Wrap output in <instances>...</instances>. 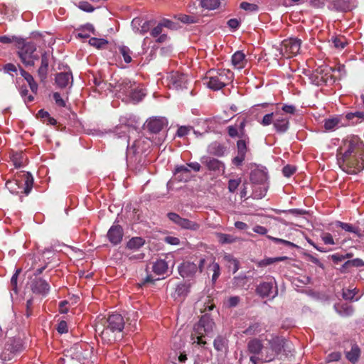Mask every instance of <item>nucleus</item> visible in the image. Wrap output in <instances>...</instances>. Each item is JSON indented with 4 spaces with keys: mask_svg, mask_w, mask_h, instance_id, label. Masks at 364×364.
Wrapping results in <instances>:
<instances>
[{
    "mask_svg": "<svg viewBox=\"0 0 364 364\" xmlns=\"http://www.w3.org/2000/svg\"><path fill=\"white\" fill-rule=\"evenodd\" d=\"M265 340L268 341L269 347H265L264 350L267 351V355L264 358V362H269L274 359V358L279 355L284 348V338L280 336L271 335L270 338L267 337Z\"/></svg>",
    "mask_w": 364,
    "mask_h": 364,
    "instance_id": "nucleus-7",
    "label": "nucleus"
},
{
    "mask_svg": "<svg viewBox=\"0 0 364 364\" xmlns=\"http://www.w3.org/2000/svg\"><path fill=\"white\" fill-rule=\"evenodd\" d=\"M168 218L173 223L180 226L181 228L196 230L199 228V225L193 221L186 218H181L176 213H168L167 214Z\"/></svg>",
    "mask_w": 364,
    "mask_h": 364,
    "instance_id": "nucleus-10",
    "label": "nucleus"
},
{
    "mask_svg": "<svg viewBox=\"0 0 364 364\" xmlns=\"http://www.w3.org/2000/svg\"><path fill=\"white\" fill-rule=\"evenodd\" d=\"M28 286L33 294L42 296H46L50 289L49 283L39 277H31Z\"/></svg>",
    "mask_w": 364,
    "mask_h": 364,
    "instance_id": "nucleus-9",
    "label": "nucleus"
},
{
    "mask_svg": "<svg viewBox=\"0 0 364 364\" xmlns=\"http://www.w3.org/2000/svg\"><path fill=\"white\" fill-rule=\"evenodd\" d=\"M249 143V138H241L237 141V154L246 156L247 151V144Z\"/></svg>",
    "mask_w": 364,
    "mask_h": 364,
    "instance_id": "nucleus-42",
    "label": "nucleus"
},
{
    "mask_svg": "<svg viewBox=\"0 0 364 364\" xmlns=\"http://www.w3.org/2000/svg\"><path fill=\"white\" fill-rule=\"evenodd\" d=\"M209 267L210 270L213 272L212 275V282L215 283L220 274V265L217 262H213Z\"/></svg>",
    "mask_w": 364,
    "mask_h": 364,
    "instance_id": "nucleus-50",
    "label": "nucleus"
},
{
    "mask_svg": "<svg viewBox=\"0 0 364 364\" xmlns=\"http://www.w3.org/2000/svg\"><path fill=\"white\" fill-rule=\"evenodd\" d=\"M174 18L180 21L185 24H194L199 22L200 18L194 15H187L184 14H178L174 15Z\"/></svg>",
    "mask_w": 364,
    "mask_h": 364,
    "instance_id": "nucleus-27",
    "label": "nucleus"
},
{
    "mask_svg": "<svg viewBox=\"0 0 364 364\" xmlns=\"http://www.w3.org/2000/svg\"><path fill=\"white\" fill-rule=\"evenodd\" d=\"M202 163L205 164L209 171H218L219 173L220 171L224 173L225 171L224 164L217 159L205 157L203 159Z\"/></svg>",
    "mask_w": 364,
    "mask_h": 364,
    "instance_id": "nucleus-16",
    "label": "nucleus"
},
{
    "mask_svg": "<svg viewBox=\"0 0 364 364\" xmlns=\"http://www.w3.org/2000/svg\"><path fill=\"white\" fill-rule=\"evenodd\" d=\"M283 260H290V259H289L287 257H285V256L264 258L258 262V266L259 267H266V266L270 265L276 262H280V261H283Z\"/></svg>",
    "mask_w": 364,
    "mask_h": 364,
    "instance_id": "nucleus-39",
    "label": "nucleus"
},
{
    "mask_svg": "<svg viewBox=\"0 0 364 364\" xmlns=\"http://www.w3.org/2000/svg\"><path fill=\"white\" fill-rule=\"evenodd\" d=\"M218 242L223 245L232 244L237 241V238L232 235L225 234L222 232H217L215 234Z\"/></svg>",
    "mask_w": 364,
    "mask_h": 364,
    "instance_id": "nucleus-36",
    "label": "nucleus"
},
{
    "mask_svg": "<svg viewBox=\"0 0 364 364\" xmlns=\"http://www.w3.org/2000/svg\"><path fill=\"white\" fill-rule=\"evenodd\" d=\"M241 182L240 178L238 179H230L228 181V190L231 193H234L238 188Z\"/></svg>",
    "mask_w": 364,
    "mask_h": 364,
    "instance_id": "nucleus-56",
    "label": "nucleus"
},
{
    "mask_svg": "<svg viewBox=\"0 0 364 364\" xmlns=\"http://www.w3.org/2000/svg\"><path fill=\"white\" fill-rule=\"evenodd\" d=\"M89 43L97 48H102L108 43V41L104 38H91Z\"/></svg>",
    "mask_w": 364,
    "mask_h": 364,
    "instance_id": "nucleus-49",
    "label": "nucleus"
},
{
    "mask_svg": "<svg viewBox=\"0 0 364 364\" xmlns=\"http://www.w3.org/2000/svg\"><path fill=\"white\" fill-rule=\"evenodd\" d=\"M295 171L296 168L291 165H287L282 169L283 174L286 177H290L295 173Z\"/></svg>",
    "mask_w": 364,
    "mask_h": 364,
    "instance_id": "nucleus-59",
    "label": "nucleus"
},
{
    "mask_svg": "<svg viewBox=\"0 0 364 364\" xmlns=\"http://www.w3.org/2000/svg\"><path fill=\"white\" fill-rule=\"evenodd\" d=\"M175 176L179 181H188L191 178V171L186 166H177L174 172Z\"/></svg>",
    "mask_w": 364,
    "mask_h": 364,
    "instance_id": "nucleus-21",
    "label": "nucleus"
},
{
    "mask_svg": "<svg viewBox=\"0 0 364 364\" xmlns=\"http://www.w3.org/2000/svg\"><path fill=\"white\" fill-rule=\"evenodd\" d=\"M273 288V284L271 282H262L259 284L256 288V292L261 297L264 298L269 296Z\"/></svg>",
    "mask_w": 364,
    "mask_h": 364,
    "instance_id": "nucleus-26",
    "label": "nucleus"
},
{
    "mask_svg": "<svg viewBox=\"0 0 364 364\" xmlns=\"http://www.w3.org/2000/svg\"><path fill=\"white\" fill-rule=\"evenodd\" d=\"M53 100L55 102V104L61 107H65L66 104L65 100L61 97L60 94L58 92H54L53 95Z\"/></svg>",
    "mask_w": 364,
    "mask_h": 364,
    "instance_id": "nucleus-61",
    "label": "nucleus"
},
{
    "mask_svg": "<svg viewBox=\"0 0 364 364\" xmlns=\"http://www.w3.org/2000/svg\"><path fill=\"white\" fill-rule=\"evenodd\" d=\"M28 90H27V88L26 87H21L20 94H21V97L24 98V102L26 103H29L34 100L33 96L31 95H28Z\"/></svg>",
    "mask_w": 364,
    "mask_h": 364,
    "instance_id": "nucleus-52",
    "label": "nucleus"
},
{
    "mask_svg": "<svg viewBox=\"0 0 364 364\" xmlns=\"http://www.w3.org/2000/svg\"><path fill=\"white\" fill-rule=\"evenodd\" d=\"M18 55L21 61L26 66H33L35 61L38 60L39 55L36 52V46L34 43L26 41L23 38H16Z\"/></svg>",
    "mask_w": 364,
    "mask_h": 364,
    "instance_id": "nucleus-4",
    "label": "nucleus"
},
{
    "mask_svg": "<svg viewBox=\"0 0 364 364\" xmlns=\"http://www.w3.org/2000/svg\"><path fill=\"white\" fill-rule=\"evenodd\" d=\"M11 161L16 168H20L25 165L26 159L22 152H16L12 154Z\"/></svg>",
    "mask_w": 364,
    "mask_h": 364,
    "instance_id": "nucleus-37",
    "label": "nucleus"
},
{
    "mask_svg": "<svg viewBox=\"0 0 364 364\" xmlns=\"http://www.w3.org/2000/svg\"><path fill=\"white\" fill-rule=\"evenodd\" d=\"M24 349L23 341L20 337L9 338L0 354V359L3 361L11 360L16 355L23 351Z\"/></svg>",
    "mask_w": 364,
    "mask_h": 364,
    "instance_id": "nucleus-6",
    "label": "nucleus"
},
{
    "mask_svg": "<svg viewBox=\"0 0 364 364\" xmlns=\"http://www.w3.org/2000/svg\"><path fill=\"white\" fill-rule=\"evenodd\" d=\"M215 327V322L210 316L205 314L202 316L199 321L194 326L192 336H196L197 343L200 346L206 344L203 341L205 336H212Z\"/></svg>",
    "mask_w": 364,
    "mask_h": 364,
    "instance_id": "nucleus-5",
    "label": "nucleus"
},
{
    "mask_svg": "<svg viewBox=\"0 0 364 364\" xmlns=\"http://www.w3.org/2000/svg\"><path fill=\"white\" fill-rule=\"evenodd\" d=\"M332 42L336 48L343 49L348 44L347 40L343 36L332 37Z\"/></svg>",
    "mask_w": 364,
    "mask_h": 364,
    "instance_id": "nucleus-44",
    "label": "nucleus"
},
{
    "mask_svg": "<svg viewBox=\"0 0 364 364\" xmlns=\"http://www.w3.org/2000/svg\"><path fill=\"white\" fill-rule=\"evenodd\" d=\"M274 127L279 133H285L289 128V118L282 113L275 112Z\"/></svg>",
    "mask_w": 364,
    "mask_h": 364,
    "instance_id": "nucleus-14",
    "label": "nucleus"
},
{
    "mask_svg": "<svg viewBox=\"0 0 364 364\" xmlns=\"http://www.w3.org/2000/svg\"><path fill=\"white\" fill-rule=\"evenodd\" d=\"M125 321L119 314H112L107 318H102L97 321L95 326L96 332L104 343H112L121 341L124 337Z\"/></svg>",
    "mask_w": 364,
    "mask_h": 364,
    "instance_id": "nucleus-2",
    "label": "nucleus"
},
{
    "mask_svg": "<svg viewBox=\"0 0 364 364\" xmlns=\"http://www.w3.org/2000/svg\"><path fill=\"white\" fill-rule=\"evenodd\" d=\"M262 331V326L259 322H255L250 324L244 331L243 333L249 336H254L261 333Z\"/></svg>",
    "mask_w": 364,
    "mask_h": 364,
    "instance_id": "nucleus-38",
    "label": "nucleus"
},
{
    "mask_svg": "<svg viewBox=\"0 0 364 364\" xmlns=\"http://www.w3.org/2000/svg\"><path fill=\"white\" fill-rule=\"evenodd\" d=\"M267 237L268 239H269L270 240L273 241L275 243L283 244L286 246L291 247H296V248L299 247L296 245H295L294 243H293L290 241L277 238V237H272L270 235H267Z\"/></svg>",
    "mask_w": 364,
    "mask_h": 364,
    "instance_id": "nucleus-51",
    "label": "nucleus"
},
{
    "mask_svg": "<svg viewBox=\"0 0 364 364\" xmlns=\"http://www.w3.org/2000/svg\"><path fill=\"white\" fill-rule=\"evenodd\" d=\"M191 129V127L181 126L178 129L176 136L178 137L184 136L189 133Z\"/></svg>",
    "mask_w": 364,
    "mask_h": 364,
    "instance_id": "nucleus-63",
    "label": "nucleus"
},
{
    "mask_svg": "<svg viewBox=\"0 0 364 364\" xmlns=\"http://www.w3.org/2000/svg\"><path fill=\"white\" fill-rule=\"evenodd\" d=\"M329 70L331 68L327 66H320L312 72L310 79L312 82L316 85L326 83L328 77Z\"/></svg>",
    "mask_w": 364,
    "mask_h": 364,
    "instance_id": "nucleus-11",
    "label": "nucleus"
},
{
    "mask_svg": "<svg viewBox=\"0 0 364 364\" xmlns=\"http://www.w3.org/2000/svg\"><path fill=\"white\" fill-rule=\"evenodd\" d=\"M301 41L297 38H289L282 41L281 53L287 58H291L299 53Z\"/></svg>",
    "mask_w": 364,
    "mask_h": 364,
    "instance_id": "nucleus-8",
    "label": "nucleus"
},
{
    "mask_svg": "<svg viewBox=\"0 0 364 364\" xmlns=\"http://www.w3.org/2000/svg\"><path fill=\"white\" fill-rule=\"evenodd\" d=\"M342 126H343V124L341 122V118L338 117L326 119L324 120V128L327 131H333L337 127Z\"/></svg>",
    "mask_w": 364,
    "mask_h": 364,
    "instance_id": "nucleus-29",
    "label": "nucleus"
},
{
    "mask_svg": "<svg viewBox=\"0 0 364 364\" xmlns=\"http://www.w3.org/2000/svg\"><path fill=\"white\" fill-rule=\"evenodd\" d=\"M224 260L228 264V267L232 273H236L239 269V262L230 254H225L223 257Z\"/></svg>",
    "mask_w": 364,
    "mask_h": 364,
    "instance_id": "nucleus-34",
    "label": "nucleus"
},
{
    "mask_svg": "<svg viewBox=\"0 0 364 364\" xmlns=\"http://www.w3.org/2000/svg\"><path fill=\"white\" fill-rule=\"evenodd\" d=\"M119 53L122 55L123 59L125 63H129L132 61L131 55L132 53V50L129 47L126 46H122L119 47Z\"/></svg>",
    "mask_w": 364,
    "mask_h": 364,
    "instance_id": "nucleus-46",
    "label": "nucleus"
},
{
    "mask_svg": "<svg viewBox=\"0 0 364 364\" xmlns=\"http://www.w3.org/2000/svg\"><path fill=\"white\" fill-rule=\"evenodd\" d=\"M33 300L32 298L29 299L26 301V316L27 318L30 317L33 314Z\"/></svg>",
    "mask_w": 364,
    "mask_h": 364,
    "instance_id": "nucleus-57",
    "label": "nucleus"
},
{
    "mask_svg": "<svg viewBox=\"0 0 364 364\" xmlns=\"http://www.w3.org/2000/svg\"><path fill=\"white\" fill-rule=\"evenodd\" d=\"M341 358L340 352H332L327 355V362L338 361Z\"/></svg>",
    "mask_w": 364,
    "mask_h": 364,
    "instance_id": "nucleus-64",
    "label": "nucleus"
},
{
    "mask_svg": "<svg viewBox=\"0 0 364 364\" xmlns=\"http://www.w3.org/2000/svg\"><path fill=\"white\" fill-rule=\"evenodd\" d=\"M56 330L60 334L67 333L68 331L67 322L65 321H60L58 324Z\"/></svg>",
    "mask_w": 364,
    "mask_h": 364,
    "instance_id": "nucleus-62",
    "label": "nucleus"
},
{
    "mask_svg": "<svg viewBox=\"0 0 364 364\" xmlns=\"http://www.w3.org/2000/svg\"><path fill=\"white\" fill-rule=\"evenodd\" d=\"M198 270V266L191 262H183L178 267V272L182 277H193Z\"/></svg>",
    "mask_w": 364,
    "mask_h": 364,
    "instance_id": "nucleus-17",
    "label": "nucleus"
},
{
    "mask_svg": "<svg viewBox=\"0 0 364 364\" xmlns=\"http://www.w3.org/2000/svg\"><path fill=\"white\" fill-rule=\"evenodd\" d=\"M240 8L248 11H256L258 10V6L257 4H250L246 1H243L240 4Z\"/></svg>",
    "mask_w": 364,
    "mask_h": 364,
    "instance_id": "nucleus-53",
    "label": "nucleus"
},
{
    "mask_svg": "<svg viewBox=\"0 0 364 364\" xmlns=\"http://www.w3.org/2000/svg\"><path fill=\"white\" fill-rule=\"evenodd\" d=\"M247 346L248 352L253 355H258L264 349L262 340L257 338L250 339Z\"/></svg>",
    "mask_w": 364,
    "mask_h": 364,
    "instance_id": "nucleus-20",
    "label": "nucleus"
},
{
    "mask_svg": "<svg viewBox=\"0 0 364 364\" xmlns=\"http://www.w3.org/2000/svg\"><path fill=\"white\" fill-rule=\"evenodd\" d=\"M220 0H200V5L203 8L213 10L219 7Z\"/></svg>",
    "mask_w": 364,
    "mask_h": 364,
    "instance_id": "nucleus-43",
    "label": "nucleus"
},
{
    "mask_svg": "<svg viewBox=\"0 0 364 364\" xmlns=\"http://www.w3.org/2000/svg\"><path fill=\"white\" fill-rule=\"evenodd\" d=\"M20 73H21V75H22V77H23V78L28 82L32 92H33L34 94H36L37 91H38V84L34 80L33 77L30 73H28V72H26L24 69H23L21 68H20Z\"/></svg>",
    "mask_w": 364,
    "mask_h": 364,
    "instance_id": "nucleus-30",
    "label": "nucleus"
},
{
    "mask_svg": "<svg viewBox=\"0 0 364 364\" xmlns=\"http://www.w3.org/2000/svg\"><path fill=\"white\" fill-rule=\"evenodd\" d=\"M364 267V262L359 258L346 261L341 267L340 271L343 273L346 272L347 269L350 267Z\"/></svg>",
    "mask_w": 364,
    "mask_h": 364,
    "instance_id": "nucleus-33",
    "label": "nucleus"
},
{
    "mask_svg": "<svg viewBox=\"0 0 364 364\" xmlns=\"http://www.w3.org/2000/svg\"><path fill=\"white\" fill-rule=\"evenodd\" d=\"M214 348L218 351H223L226 348L227 341L222 336H218L213 342Z\"/></svg>",
    "mask_w": 364,
    "mask_h": 364,
    "instance_id": "nucleus-47",
    "label": "nucleus"
},
{
    "mask_svg": "<svg viewBox=\"0 0 364 364\" xmlns=\"http://www.w3.org/2000/svg\"><path fill=\"white\" fill-rule=\"evenodd\" d=\"M18 178L21 179V182L23 181L24 188L23 193L26 195H28L32 190L33 184V178L31 173L21 171L18 173Z\"/></svg>",
    "mask_w": 364,
    "mask_h": 364,
    "instance_id": "nucleus-18",
    "label": "nucleus"
},
{
    "mask_svg": "<svg viewBox=\"0 0 364 364\" xmlns=\"http://www.w3.org/2000/svg\"><path fill=\"white\" fill-rule=\"evenodd\" d=\"M71 80V82H73V75L71 72H61L57 73L55 75V83L60 88L66 87Z\"/></svg>",
    "mask_w": 364,
    "mask_h": 364,
    "instance_id": "nucleus-19",
    "label": "nucleus"
},
{
    "mask_svg": "<svg viewBox=\"0 0 364 364\" xmlns=\"http://www.w3.org/2000/svg\"><path fill=\"white\" fill-rule=\"evenodd\" d=\"M188 292H189V286L184 283H181L176 286L175 292L173 294V296L175 299H183L187 296Z\"/></svg>",
    "mask_w": 364,
    "mask_h": 364,
    "instance_id": "nucleus-31",
    "label": "nucleus"
},
{
    "mask_svg": "<svg viewBox=\"0 0 364 364\" xmlns=\"http://www.w3.org/2000/svg\"><path fill=\"white\" fill-rule=\"evenodd\" d=\"M321 240L326 245H334L335 242L332 235L329 232H325L321 235Z\"/></svg>",
    "mask_w": 364,
    "mask_h": 364,
    "instance_id": "nucleus-60",
    "label": "nucleus"
},
{
    "mask_svg": "<svg viewBox=\"0 0 364 364\" xmlns=\"http://www.w3.org/2000/svg\"><path fill=\"white\" fill-rule=\"evenodd\" d=\"M145 95L146 94L143 89L133 87L127 96L129 97L133 102L137 103L140 102Z\"/></svg>",
    "mask_w": 364,
    "mask_h": 364,
    "instance_id": "nucleus-35",
    "label": "nucleus"
},
{
    "mask_svg": "<svg viewBox=\"0 0 364 364\" xmlns=\"http://www.w3.org/2000/svg\"><path fill=\"white\" fill-rule=\"evenodd\" d=\"M134 86V83H132L129 79H123L117 83L115 88L127 96Z\"/></svg>",
    "mask_w": 364,
    "mask_h": 364,
    "instance_id": "nucleus-24",
    "label": "nucleus"
},
{
    "mask_svg": "<svg viewBox=\"0 0 364 364\" xmlns=\"http://www.w3.org/2000/svg\"><path fill=\"white\" fill-rule=\"evenodd\" d=\"M360 353V347L356 343H353L350 350L346 352V357L351 363L355 364L358 361Z\"/></svg>",
    "mask_w": 364,
    "mask_h": 364,
    "instance_id": "nucleus-25",
    "label": "nucleus"
},
{
    "mask_svg": "<svg viewBox=\"0 0 364 364\" xmlns=\"http://www.w3.org/2000/svg\"><path fill=\"white\" fill-rule=\"evenodd\" d=\"M168 270V264L164 259L156 260L152 265V271L157 275H163Z\"/></svg>",
    "mask_w": 364,
    "mask_h": 364,
    "instance_id": "nucleus-28",
    "label": "nucleus"
},
{
    "mask_svg": "<svg viewBox=\"0 0 364 364\" xmlns=\"http://www.w3.org/2000/svg\"><path fill=\"white\" fill-rule=\"evenodd\" d=\"M339 167L348 174H356L364 168V143L355 135L347 136L336 154Z\"/></svg>",
    "mask_w": 364,
    "mask_h": 364,
    "instance_id": "nucleus-1",
    "label": "nucleus"
},
{
    "mask_svg": "<svg viewBox=\"0 0 364 364\" xmlns=\"http://www.w3.org/2000/svg\"><path fill=\"white\" fill-rule=\"evenodd\" d=\"M168 124L165 117H152L146 121V128L153 134L160 132Z\"/></svg>",
    "mask_w": 364,
    "mask_h": 364,
    "instance_id": "nucleus-12",
    "label": "nucleus"
},
{
    "mask_svg": "<svg viewBox=\"0 0 364 364\" xmlns=\"http://www.w3.org/2000/svg\"><path fill=\"white\" fill-rule=\"evenodd\" d=\"M144 240L140 237H132L127 244V247L132 249H139L144 245Z\"/></svg>",
    "mask_w": 364,
    "mask_h": 364,
    "instance_id": "nucleus-40",
    "label": "nucleus"
},
{
    "mask_svg": "<svg viewBox=\"0 0 364 364\" xmlns=\"http://www.w3.org/2000/svg\"><path fill=\"white\" fill-rule=\"evenodd\" d=\"M333 5L339 11L346 12L350 9V0H335Z\"/></svg>",
    "mask_w": 364,
    "mask_h": 364,
    "instance_id": "nucleus-41",
    "label": "nucleus"
},
{
    "mask_svg": "<svg viewBox=\"0 0 364 364\" xmlns=\"http://www.w3.org/2000/svg\"><path fill=\"white\" fill-rule=\"evenodd\" d=\"M233 80V73L227 69H211L206 73L204 84L214 90H219L230 84Z\"/></svg>",
    "mask_w": 364,
    "mask_h": 364,
    "instance_id": "nucleus-3",
    "label": "nucleus"
},
{
    "mask_svg": "<svg viewBox=\"0 0 364 364\" xmlns=\"http://www.w3.org/2000/svg\"><path fill=\"white\" fill-rule=\"evenodd\" d=\"M232 63L235 68L242 69L245 67L247 60L242 51H237L232 56Z\"/></svg>",
    "mask_w": 364,
    "mask_h": 364,
    "instance_id": "nucleus-22",
    "label": "nucleus"
},
{
    "mask_svg": "<svg viewBox=\"0 0 364 364\" xmlns=\"http://www.w3.org/2000/svg\"><path fill=\"white\" fill-rule=\"evenodd\" d=\"M225 152V147L220 144L215 143L210 146V153L217 156H223Z\"/></svg>",
    "mask_w": 364,
    "mask_h": 364,
    "instance_id": "nucleus-45",
    "label": "nucleus"
},
{
    "mask_svg": "<svg viewBox=\"0 0 364 364\" xmlns=\"http://www.w3.org/2000/svg\"><path fill=\"white\" fill-rule=\"evenodd\" d=\"M48 68L39 67L38 70V75L40 78L41 82H46L47 77H48Z\"/></svg>",
    "mask_w": 364,
    "mask_h": 364,
    "instance_id": "nucleus-58",
    "label": "nucleus"
},
{
    "mask_svg": "<svg viewBox=\"0 0 364 364\" xmlns=\"http://www.w3.org/2000/svg\"><path fill=\"white\" fill-rule=\"evenodd\" d=\"M107 237L113 245L120 243L123 237L122 228L119 225H112L107 232Z\"/></svg>",
    "mask_w": 364,
    "mask_h": 364,
    "instance_id": "nucleus-15",
    "label": "nucleus"
},
{
    "mask_svg": "<svg viewBox=\"0 0 364 364\" xmlns=\"http://www.w3.org/2000/svg\"><path fill=\"white\" fill-rule=\"evenodd\" d=\"M336 225L346 232L354 233L358 237H361L363 236L360 229L358 227H355L350 223L341 221H337Z\"/></svg>",
    "mask_w": 364,
    "mask_h": 364,
    "instance_id": "nucleus-32",
    "label": "nucleus"
},
{
    "mask_svg": "<svg viewBox=\"0 0 364 364\" xmlns=\"http://www.w3.org/2000/svg\"><path fill=\"white\" fill-rule=\"evenodd\" d=\"M169 85L176 89H183L186 87L188 76L179 72H171L168 76Z\"/></svg>",
    "mask_w": 364,
    "mask_h": 364,
    "instance_id": "nucleus-13",
    "label": "nucleus"
},
{
    "mask_svg": "<svg viewBox=\"0 0 364 364\" xmlns=\"http://www.w3.org/2000/svg\"><path fill=\"white\" fill-rule=\"evenodd\" d=\"M21 272V269H17L15 272V273L13 274V276L11 277V290L15 293V294H18V285H17V282H18V275Z\"/></svg>",
    "mask_w": 364,
    "mask_h": 364,
    "instance_id": "nucleus-48",
    "label": "nucleus"
},
{
    "mask_svg": "<svg viewBox=\"0 0 364 364\" xmlns=\"http://www.w3.org/2000/svg\"><path fill=\"white\" fill-rule=\"evenodd\" d=\"M250 179L253 183H263L267 179V172L263 169L256 168L252 171Z\"/></svg>",
    "mask_w": 364,
    "mask_h": 364,
    "instance_id": "nucleus-23",
    "label": "nucleus"
},
{
    "mask_svg": "<svg viewBox=\"0 0 364 364\" xmlns=\"http://www.w3.org/2000/svg\"><path fill=\"white\" fill-rule=\"evenodd\" d=\"M78 8L86 12H92L95 10L93 6H92L89 2L85 1H82L79 2Z\"/></svg>",
    "mask_w": 364,
    "mask_h": 364,
    "instance_id": "nucleus-54",
    "label": "nucleus"
},
{
    "mask_svg": "<svg viewBox=\"0 0 364 364\" xmlns=\"http://www.w3.org/2000/svg\"><path fill=\"white\" fill-rule=\"evenodd\" d=\"M274 114L275 113H269L265 114L263 117L262 122H260L261 124H262L263 126H268L272 123L274 124Z\"/></svg>",
    "mask_w": 364,
    "mask_h": 364,
    "instance_id": "nucleus-55",
    "label": "nucleus"
}]
</instances>
